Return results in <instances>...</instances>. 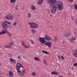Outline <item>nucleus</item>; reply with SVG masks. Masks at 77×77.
<instances>
[{
    "instance_id": "412c9836",
    "label": "nucleus",
    "mask_w": 77,
    "mask_h": 77,
    "mask_svg": "<svg viewBox=\"0 0 77 77\" xmlns=\"http://www.w3.org/2000/svg\"><path fill=\"white\" fill-rule=\"evenodd\" d=\"M32 76H36V73L35 72H33L32 73Z\"/></svg>"
},
{
    "instance_id": "6e6d98bb",
    "label": "nucleus",
    "mask_w": 77,
    "mask_h": 77,
    "mask_svg": "<svg viewBox=\"0 0 77 77\" xmlns=\"http://www.w3.org/2000/svg\"><path fill=\"white\" fill-rule=\"evenodd\" d=\"M0 54H1V52H0Z\"/></svg>"
},
{
    "instance_id": "c756f323",
    "label": "nucleus",
    "mask_w": 77,
    "mask_h": 77,
    "mask_svg": "<svg viewBox=\"0 0 77 77\" xmlns=\"http://www.w3.org/2000/svg\"><path fill=\"white\" fill-rule=\"evenodd\" d=\"M45 39L47 41L48 40V37L47 36L45 37Z\"/></svg>"
},
{
    "instance_id": "473e14b6",
    "label": "nucleus",
    "mask_w": 77,
    "mask_h": 77,
    "mask_svg": "<svg viewBox=\"0 0 77 77\" xmlns=\"http://www.w3.org/2000/svg\"><path fill=\"white\" fill-rule=\"evenodd\" d=\"M51 37H50V36H49L48 37V41H51Z\"/></svg>"
},
{
    "instance_id": "39448f33",
    "label": "nucleus",
    "mask_w": 77,
    "mask_h": 77,
    "mask_svg": "<svg viewBox=\"0 0 77 77\" xmlns=\"http://www.w3.org/2000/svg\"><path fill=\"white\" fill-rule=\"evenodd\" d=\"M5 18L7 20H14V17L11 14H8L5 16Z\"/></svg>"
},
{
    "instance_id": "4be33fe9",
    "label": "nucleus",
    "mask_w": 77,
    "mask_h": 77,
    "mask_svg": "<svg viewBox=\"0 0 77 77\" xmlns=\"http://www.w3.org/2000/svg\"><path fill=\"white\" fill-rule=\"evenodd\" d=\"M31 32L34 34V33L36 32V30H35V29H33L32 30Z\"/></svg>"
},
{
    "instance_id": "2eb2a0df",
    "label": "nucleus",
    "mask_w": 77,
    "mask_h": 77,
    "mask_svg": "<svg viewBox=\"0 0 77 77\" xmlns=\"http://www.w3.org/2000/svg\"><path fill=\"white\" fill-rule=\"evenodd\" d=\"M51 73L52 74V75H54V74H55V75L59 74L58 72H56V71L52 72H51Z\"/></svg>"
},
{
    "instance_id": "393cba45",
    "label": "nucleus",
    "mask_w": 77,
    "mask_h": 77,
    "mask_svg": "<svg viewBox=\"0 0 77 77\" xmlns=\"http://www.w3.org/2000/svg\"><path fill=\"white\" fill-rule=\"evenodd\" d=\"M11 3H14L16 0H10Z\"/></svg>"
},
{
    "instance_id": "09e8293b",
    "label": "nucleus",
    "mask_w": 77,
    "mask_h": 77,
    "mask_svg": "<svg viewBox=\"0 0 77 77\" xmlns=\"http://www.w3.org/2000/svg\"><path fill=\"white\" fill-rule=\"evenodd\" d=\"M7 46H8L7 45H5L4 47H7Z\"/></svg>"
},
{
    "instance_id": "49530a36",
    "label": "nucleus",
    "mask_w": 77,
    "mask_h": 77,
    "mask_svg": "<svg viewBox=\"0 0 77 77\" xmlns=\"http://www.w3.org/2000/svg\"><path fill=\"white\" fill-rule=\"evenodd\" d=\"M75 22L77 24V19L75 20Z\"/></svg>"
},
{
    "instance_id": "5701e85b",
    "label": "nucleus",
    "mask_w": 77,
    "mask_h": 77,
    "mask_svg": "<svg viewBox=\"0 0 77 77\" xmlns=\"http://www.w3.org/2000/svg\"><path fill=\"white\" fill-rule=\"evenodd\" d=\"M17 22H14L13 23V25L14 26H16V25H17Z\"/></svg>"
},
{
    "instance_id": "7c9ffc66",
    "label": "nucleus",
    "mask_w": 77,
    "mask_h": 77,
    "mask_svg": "<svg viewBox=\"0 0 77 77\" xmlns=\"http://www.w3.org/2000/svg\"><path fill=\"white\" fill-rule=\"evenodd\" d=\"M71 39H72L74 41H75V40L76 39V38L75 37H72Z\"/></svg>"
},
{
    "instance_id": "58836bf2",
    "label": "nucleus",
    "mask_w": 77,
    "mask_h": 77,
    "mask_svg": "<svg viewBox=\"0 0 77 77\" xmlns=\"http://www.w3.org/2000/svg\"><path fill=\"white\" fill-rule=\"evenodd\" d=\"M45 45L48 46V43H46L45 44Z\"/></svg>"
},
{
    "instance_id": "4468645a",
    "label": "nucleus",
    "mask_w": 77,
    "mask_h": 77,
    "mask_svg": "<svg viewBox=\"0 0 77 77\" xmlns=\"http://www.w3.org/2000/svg\"><path fill=\"white\" fill-rule=\"evenodd\" d=\"M31 9L32 11H35L36 10V7H35V6L32 5L31 6Z\"/></svg>"
},
{
    "instance_id": "f704fd0d",
    "label": "nucleus",
    "mask_w": 77,
    "mask_h": 77,
    "mask_svg": "<svg viewBox=\"0 0 77 77\" xmlns=\"http://www.w3.org/2000/svg\"><path fill=\"white\" fill-rule=\"evenodd\" d=\"M31 44H33L34 43H33V40H31Z\"/></svg>"
},
{
    "instance_id": "ea45409f",
    "label": "nucleus",
    "mask_w": 77,
    "mask_h": 77,
    "mask_svg": "<svg viewBox=\"0 0 77 77\" xmlns=\"http://www.w3.org/2000/svg\"><path fill=\"white\" fill-rule=\"evenodd\" d=\"M77 63H74V65H73V66H77Z\"/></svg>"
},
{
    "instance_id": "37998d69",
    "label": "nucleus",
    "mask_w": 77,
    "mask_h": 77,
    "mask_svg": "<svg viewBox=\"0 0 77 77\" xmlns=\"http://www.w3.org/2000/svg\"><path fill=\"white\" fill-rule=\"evenodd\" d=\"M61 57H62V59H64V57H63L62 56Z\"/></svg>"
},
{
    "instance_id": "6ab92c4d",
    "label": "nucleus",
    "mask_w": 77,
    "mask_h": 77,
    "mask_svg": "<svg viewBox=\"0 0 77 77\" xmlns=\"http://www.w3.org/2000/svg\"><path fill=\"white\" fill-rule=\"evenodd\" d=\"M4 22L5 23H7V24H11V23L8 22V21H7V20H4Z\"/></svg>"
},
{
    "instance_id": "2f4dec72",
    "label": "nucleus",
    "mask_w": 77,
    "mask_h": 77,
    "mask_svg": "<svg viewBox=\"0 0 77 77\" xmlns=\"http://www.w3.org/2000/svg\"><path fill=\"white\" fill-rule=\"evenodd\" d=\"M8 57H10V58H12V55L11 54H8Z\"/></svg>"
},
{
    "instance_id": "20e7f679",
    "label": "nucleus",
    "mask_w": 77,
    "mask_h": 77,
    "mask_svg": "<svg viewBox=\"0 0 77 77\" xmlns=\"http://www.w3.org/2000/svg\"><path fill=\"white\" fill-rule=\"evenodd\" d=\"M28 24H29L30 27L32 29H36V28H38V24L36 23L29 22Z\"/></svg>"
},
{
    "instance_id": "e433bc0d",
    "label": "nucleus",
    "mask_w": 77,
    "mask_h": 77,
    "mask_svg": "<svg viewBox=\"0 0 77 77\" xmlns=\"http://www.w3.org/2000/svg\"><path fill=\"white\" fill-rule=\"evenodd\" d=\"M8 34L10 37H11V36H12V35L11 34H9V33H8Z\"/></svg>"
},
{
    "instance_id": "cd10ccee",
    "label": "nucleus",
    "mask_w": 77,
    "mask_h": 77,
    "mask_svg": "<svg viewBox=\"0 0 77 77\" xmlns=\"http://www.w3.org/2000/svg\"><path fill=\"white\" fill-rule=\"evenodd\" d=\"M74 7L75 8V9H76V10H77V4H75L74 6Z\"/></svg>"
},
{
    "instance_id": "4c0bfd02",
    "label": "nucleus",
    "mask_w": 77,
    "mask_h": 77,
    "mask_svg": "<svg viewBox=\"0 0 77 77\" xmlns=\"http://www.w3.org/2000/svg\"><path fill=\"white\" fill-rule=\"evenodd\" d=\"M67 1L70 2H73V0H67Z\"/></svg>"
},
{
    "instance_id": "dca6fc26",
    "label": "nucleus",
    "mask_w": 77,
    "mask_h": 77,
    "mask_svg": "<svg viewBox=\"0 0 77 77\" xmlns=\"http://www.w3.org/2000/svg\"><path fill=\"white\" fill-rule=\"evenodd\" d=\"M6 31H7V30H4L2 31V32H1V34L2 35V34H5V33H6L7 32Z\"/></svg>"
},
{
    "instance_id": "9d476101",
    "label": "nucleus",
    "mask_w": 77,
    "mask_h": 77,
    "mask_svg": "<svg viewBox=\"0 0 77 77\" xmlns=\"http://www.w3.org/2000/svg\"><path fill=\"white\" fill-rule=\"evenodd\" d=\"M10 60L11 62H13V63H16V61L15 60L13 59H12V58H10Z\"/></svg>"
},
{
    "instance_id": "7ed1b4c3",
    "label": "nucleus",
    "mask_w": 77,
    "mask_h": 77,
    "mask_svg": "<svg viewBox=\"0 0 77 77\" xmlns=\"http://www.w3.org/2000/svg\"><path fill=\"white\" fill-rule=\"evenodd\" d=\"M57 7L60 11H62L63 10V5L62 2L58 1L57 3Z\"/></svg>"
},
{
    "instance_id": "de8ad7c7",
    "label": "nucleus",
    "mask_w": 77,
    "mask_h": 77,
    "mask_svg": "<svg viewBox=\"0 0 77 77\" xmlns=\"http://www.w3.org/2000/svg\"><path fill=\"white\" fill-rule=\"evenodd\" d=\"M50 16L51 17H53V15H52V14H50Z\"/></svg>"
},
{
    "instance_id": "c85d7f7f",
    "label": "nucleus",
    "mask_w": 77,
    "mask_h": 77,
    "mask_svg": "<svg viewBox=\"0 0 77 77\" xmlns=\"http://www.w3.org/2000/svg\"><path fill=\"white\" fill-rule=\"evenodd\" d=\"M14 44V42H11V43L10 44V47L11 48V45H12V44Z\"/></svg>"
},
{
    "instance_id": "9b49d317",
    "label": "nucleus",
    "mask_w": 77,
    "mask_h": 77,
    "mask_svg": "<svg viewBox=\"0 0 77 77\" xmlns=\"http://www.w3.org/2000/svg\"><path fill=\"white\" fill-rule=\"evenodd\" d=\"M32 17V14L30 12L28 13L27 14V17L29 18H30Z\"/></svg>"
},
{
    "instance_id": "f03ea898",
    "label": "nucleus",
    "mask_w": 77,
    "mask_h": 77,
    "mask_svg": "<svg viewBox=\"0 0 77 77\" xmlns=\"http://www.w3.org/2000/svg\"><path fill=\"white\" fill-rule=\"evenodd\" d=\"M56 2H57V0H50L49 2V4H51L53 6V7L51 11L53 13H55L57 10V5H56L54 4H56Z\"/></svg>"
},
{
    "instance_id": "aec40b11",
    "label": "nucleus",
    "mask_w": 77,
    "mask_h": 77,
    "mask_svg": "<svg viewBox=\"0 0 77 77\" xmlns=\"http://www.w3.org/2000/svg\"><path fill=\"white\" fill-rule=\"evenodd\" d=\"M42 52L43 53H44V54H48V52L44 50L42 51Z\"/></svg>"
},
{
    "instance_id": "0eeeda50",
    "label": "nucleus",
    "mask_w": 77,
    "mask_h": 77,
    "mask_svg": "<svg viewBox=\"0 0 77 77\" xmlns=\"http://www.w3.org/2000/svg\"><path fill=\"white\" fill-rule=\"evenodd\" d=\"M39 41L41 42L42 44H45V39L44 38L41 37L39 38Z\"/></svg>"
},
{
    "instance_id": "5fc2aeb1",
    "label": "nucleus",
    "mask_w": 77,
    "mask_h": 77,
    "mask_svg": "<svg viewBox=\"0 0 77 77\" xmlns=\"http://www.w3.org/2000/svg\"><path fill=\"white\" fill-rule=\"evenodd\" d=\"M1 65H2V64H1V63H0V66H1Z\"/></svg>"
},
{
    "instance_id": "3c124183",
    "label": "nucleus",
    "mask_w": 77,
    "mask_h": 77,
    "mask_svg": "<svg viewBox=\"0 0 77 77\" xmlns=\"http://www.w3.org/2000/svg\"><path fill=\"white\" fill-rule=\"evenodd\" d=\"M58 76H59V77H62V76H61V75H58Z\"/></svg>"
},
{
    "instance_id": "a878e982",
    "label": "nucleus",
    "mask_w": 77,
    "mask_h": 77,
    "mask_svg": "<svg viewBox=\"0 0 77 77\" xmlns=\"http://www.w3.org/2000/svg\"><path fill=\"white\" fill-rule=\"evenodd\" d=\"M43 62L44 63H45V64L46 65H47V61H46V60H45L44 59L43 60Z\"/></svg>"
},
{
    "instance_id": "a18cd8bd",
    "label": "nucleus",
    "mask_w": 77,
    "mask_h": 77,
    "mask_svg": "<svg viewBox=\"0 0 77 77\" xmlns=\"http://www.w3.org/2000/svg\"><path fill=\"white\" fill-rule=\"evenodd\" d=\"M18 58L19 59H20V58H21V57L20 56H18Z\"/></svg>"
},
{
    "instance_id": "6e6552de",
    "label": "nucleus",
    "mask_w": 77,
    "mask_h": 77,
    "mask_svg": "<svg viewBox=\"0 0 77 77\" xmlns=\"http://www.w3.org/2000/svg\"><path fill=\"white\" fill-rule=\"evenodd\" d=\"M73 56L75 57H77V50L74 49L73 51Z\"/></svg>"
},
{
    "instance_id": "f8f14e48",
    "label": "nucleus",
    "mask_w": 77,
    "mask_h": 77,
    "mask_svg": "<svg viewBox=\"0 0 77 77\" xmlns=\"http://www.w3.org/2000/svg\"><path fill=\"white\" fill-rule=\"evenodd\" d=\"M9 74L11 77H12L14 76V74L12 72V71H9Z\"/></svg>"
},
{
    "instance_id": "c9c22d12",
    "label": "nucleus",
    "mask_w": 77,
    "mask_h": 77,
    "mask_svg": "<svg viewBox=\"0 0 77 77\" xmlns=\"http://www.w3.org/2000/svg\"><path fill=\"white\" fill-rule=\"evenodd\" d=\"M57 39H58V38H57L56 37H55V39L54 40V41H55V42H56V40H57Z\"/></svg>"
},
{
    "instance_id": "8fccbe9b",
    "label": "nucleus",
    "mask_w": 77,
    "mask_h": 77,
    "mask_svg": "<svg viewBox=\"0 0 77 77\" xmlns=\"http://www.w3.org/2000/svg\"><path fill=\"white\" fill-rule=\"evenodd\" d=\"M75 34H77V32H75Z\"/></svg>"
},
{
    "instance_id": "72a5a7b5",
    "label": "nucleus",
    "mask_w": 77,
    "mask_h": 77,
    "mask_svg": "<svg viewBox=\"0 0 77 77\" xmlns=\"http://www.w3.org/2000/svg\"><path fill=\"white\" fill-rule=\"evenodd\" d=\"M18 6L17 5H16L15 7V9L16 10H18Z\"/></svg>"
},
{
    "instance_id": "a211bd4d",
    "label": "nucleus",
    "mask_w": 77,
    "mask_h": 77,
    "mask_svg": "<svg viewBox=\"0 0 77 77\" xmlns=\"http://www.w3.org/2000/svg\"><path fill=\"white\" fill-rule=\"evenodd\" d=\"M34 59L35 60H40V59L39 58L37 57H34Z\"/></svg>"
},
{
    "instance_id": "c03bdc74",
    "label": "nucleus",
    "mask_w": 77,
    "mask_h": 77,
    "mask_svg": "<svg viewBox=\"0 0 77 77\" xmlns=\"http://www.w3.org/2000/svg\"><path fill=\"white\" fill-rule=\"evenodd\" d=\"M58 58H59V59H60V58H61V57H60V56H58Z\"/></svg>"
},
{
    "instance_id": "1a4fd4ad",
    "label": "nucleus",
    "mask_w": 77,
    "mask_h": 77,
    "mask_svg": "<svg viewBox=\"0 0 77 77\" xmlns=\"http://www.w3.org/2000/svg\"><path fill=\"white\" fill-rule=\"evenodd\" d=\"M22 44L23 46L26 48H29V46L24 45V43H22Z\"/></svg>"
},
{
    "instance_id": "f257e3e1",
    "label": "nucleus",
    "mask_w": 77,
    "mask_h": 77,
    "mask_svg": "<svg viewBox=\"0 0 77 77\" xmlns=\"http://www.w3.org/2000/svg\"><path fill=\"white\" fill-rule=\"evenodd\" d=\"M16 68L18 74L20 76H23L26 73V70L24 67H23V65L20 63H17L16 66Z\"/></svg>"
},
{
    "instance_id": "ddd939ff",
    "label": "nucleus",
    "mask_w": 77,
    "mask_h": 77,
    "mask_svg": "<svg viewBox=\"0 0 77 77\" xmlns=\"http://www.w3.org/2000/svg\"><path fill=\"white\" fill-rule=\"evenodd\" d=\"M43 3V0H38V5H40V4H42Z\"/></svg>"
},
{
    "instance_id": "423d86ee",
    "label": "nucleus",
    "mask_w": 77,
    "mask_h": 77,
    "mask_svg": "<svg viewBox=\"0 0 77 77\" xmlns=\"http://www.w3.org/2000/svg\"><path fill=\"white\" fill-rule=\"evenodd\" d=\"M2 25L5 30H8V25L6 24L5 22L2 23Z\"/></svg>"
},
{
    "instance_id": "a19ab883",
    "label": "nucleus",
    "mask_w": 77,
    "mask_h": 77,
    "mask_svg": "<svg viewBox=\"0 0 77 77\" xmlns=\"http://www.w3.org/2000/svg\"><path fill=\"white\" fill-rule=\"evenodd\" d=\"M71 19H72V20H75V19H74V17H72Z\"/></svg>"
},
{
    "instance_id": "f3484780",
    "label": "nucleus",
    "mask_w": 77,
    "mask_h": 77,
    "mask_svg": "<svg viewBox=\"0 0 77 77\" xmlns=\"http://www.w3.org/2000/svg\"><path fill=\"white\" fill-rule=\"evenodd\" d=\"M51 43L52 42H48V47L49 48H51Z\"/></svg>"
},
{
    "instance_id": "79ce46f5",
    "label": "nucleus",
    "mask_w": 77,
    "mask_h": 77,
    "mask_svg": "<svg viewBox=\"0 0 77 77\" xmlns=\"http://www.w3.org/2000/svg\"><path fill=\"white\" fill-rule=\"evenodd\" d=\"M10 47H11V46H7V48H10Z\"/></svg>"
},
{
    "instance_id": "864d4df0",
    "label": "nucleus",
    "mask_w": 77,
    "mask_h": 77,
    "mask_svg": "<svg viewBox=\"0 0 77 77\" xmlns=\"http://www.w3.org/2000/svg\"><path fill=\"white\" fill-rule=\"evenodd\" d=\"M63 43H65V41H63Z\"/></svg>"
},
{
    "instance_id": "bb28decb",
    "label": "nucleus",
    "mask_w": 77,
    "mask_h": 77,
    "mask_svg": "<svg viewBox=\"0 0 77 77\" xmlns=\"http://www.w3.org/2000/svg\"><path fill=\"white\" fill-rule=\"evenodd\" d=\"M70 39V42H72L74 44L75 43V42L74 41V40H72V39Z\"/></svg>"
},
{
    "instance_id": "b1692460",
    "label": "nucleus",
    "mask_w": 77,
    "mask_h": 77,
    "mask_svg": "<svg viewBox=\"0 0 77 77\" xmlns=\"http://www.w3.org/2000/svg\"><path fill=\"white\" fill-rule=\"evenodd\" d=\"M69 35H70V33H69L68 34H65V36H66V38H68V37L69 36Z\"/></svg>"
},
{
    "instance_id": "603ef678",
    "label": "nucleus",
    "mask_w": 77,
    "mask_h": 77,
    "mask_svg": "<svg viewBox=\"0 0 77 77\" xmlns=\"http://www.w3.org/2000/svg\"><path fill=\"white\" fill-rule=\"evenodd\" d=\"M2 35V33L1 32H0V35Z\"/></svg>"
}]
</instances>
